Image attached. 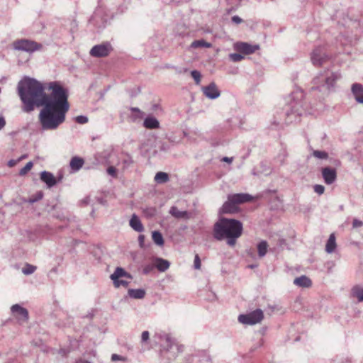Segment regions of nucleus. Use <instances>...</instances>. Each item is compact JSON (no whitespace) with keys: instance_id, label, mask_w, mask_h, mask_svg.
<instances>
[{"instance_id":"42","label":"nucleus","mask_w":363,"mask_h":363,"mask_svg":"<svg viewBox=\"0 0 363 363\" xmlns=\"http://www.w3.org/2000/svg\"><path fill=\"white\" fill-rule=\"evenodd\" d=\"M75 121L79 124H85L88 122V118L85 116H78L75 118Z\"/></svg>"},{"instance_id":"49","label":"nucleus","mask_w":363,"mask_h":363,"mask_svg":"<svg viewBox=\"0 0 363 363\" xmlns=\"http://www.w3.org/2000/svg\"><path fill=\"white\" fill-rule=\"evenodd\" d=\"M145 239V237L143 235H140L138 236V242H139L140 247H144Z\"/></svg>"},{"instance_id":"10","label":"nucleus","mask_w":363,"mask_h":363,"mask_svg":"<svg viewBox=\"0 0 363 363\" xmlns=\"http://www.w3.org/2000/svg\"><path fill=\"white\" fill-rule=\"evenodd\" d=\"M11 310L21 324L27 322L28 320V311L26 308L21 307L18 304H15L11 306Z\"/></svg>"},{"instance_id":"12","label":"nucleus","mask_w":363,"mask_h":363,"mask_svg":"<svg viewBox=\"0 0 363 363\" xmlns=\"http://www.w3.org/2000/svg\"><path fill=\"white\" fill-rule=\"evenodd\" d=\"M203 95L209 99H216L220 95V91L214 82L201 88Z\"/></svg>"},{"instance_id":"59","label":"nucleus","mask_w":363,"mask_h":363,"mask_svg":"<svg viewBox=\"0 0 363 363\" xmlns=\"http://www.w3.org/2000/svg\"><path fill=\"white\" fill-rule=\"evenodd\" d=\"M256 267V265H254V264H252V265H250L249 267L251 268V269H253Z\"/></svg>"},{"instance_id":"9","label":"nucleus","mask_w":363,"mask_h":363,"mask_svg":"<svg viewBox=\"0 0 363 363\" xmlns=\"http://www.w3.org/2000/svg\"><path fill=\"white\" fill-rule=\"evenodd\" d=\"M311 62L315 66L322 65L328 60V56L323 48H316L311 53Z\"/></svg>"},{"instance_id":"46","label":"nucleus","mask_w":363,"mask_h":363,"mask_svg":"<svg viewBox=\"0 0 363 363\" xmlns=\"http://www.w3.org/2000/svg\"><path fill=\"white\" fill-rule=\"evenodd\" d=\"M111 360L112 361L125 360V358L121 355L117 354H113L111 355Z\"/></svg>"},{"instance_id":"44","label":"nucleus","mask_w":363,"mask_h":363,"mask_svg":"<svg viewBox=\"0 0 363 363\" xmlns=\"http://www.w3.org/2000/svg\"><path fill=\"white\" fill-rule=\"evenodd\" d=\"M194 266L196 269H199L201 268V259L198 255H196L194 257Z\"/></svg>"},{"instance_id":"5","label":"nucleus","mask_w":363,"mask_h":363,"mask_svg":"<svg viewBox=\"0 0 363 363\" xmlns=\"http://www.w3.org/2000/svg\"><path fill=\"white\" fill-rule=\"evenodd\" d=\"M123 278L132 279L133 276L121 267H117L113 273L110 276V279L113 281V286L116 288L121 286L128 287L129 281L123 279Z\"/></svg>"},{"instance_id":"36","label":"nucleus","mask_w":363,"mask_h":363,"mask_svg":"<svg viewBox=\"0 0 363 363\" xmlns=\"http://www.w3.org/2000/svg\"><path fill=\"white\" fill-rule=\"evenodd\" d=\"M150 333L147 330L143 331L141 334L140 342L143 345H146L149 343Z\"/></svg>"},{"instance_id":"40","label":"nucleus","mask_w":363,"mask_h":363,"mask_svg":"<svg viewBox=\"0 0 363 363\" xmlns=\"http://www.w3.org/2000/svg\"><path fill=\"white\" fill-rule=\"evenodd\" d=\"M229 59L235 62H240L244 59V57L239 53H231L229 55Z\"/></svg>"},{"instance_id":"51","label":"nucleus","mask_w":363,"mask_h":363,"mask_svg":"<svg viewBox=\"0 0 363 363\" xmlns=\"http://www.w3.org/2000/svg\"><path fill=\"white\" fill-rule=\"evenodd\" d=\"M152 267L150 265H147L143 268V274H147L152 270Z\"/></svg>"},{"instance_id":"38","label":"nucleus","mask_w":363,"mask_h":363,"mask_svg":"<svg viewBox=\"0 0 363 363\" xmlns=\"http://www.w3.org/2000/svg\"><path fill=\"white\" fill-rule=\"evenodd\" d=\"M191 75L192 78L194 79L195 83L196 84H199L201 82V74L200 72H199L198 70H192L191 72Z\"/></svg>"},{"instance_id":"3","label":"nucleus","mask_w":363,"mask_h":363,"mask_svg":"<svg viewBox=\"0 0 363 363\" xmlns=\"http://www.w3.org/2000/svg\"><path fill=\"white\" fill-rule=\"evenodd\" d=\"M303 93L301 89H296L288 97L282 115L284 118V123H292L299 121L300 116L305 113L303 108Z\"/></svg>"},{"instance_id":"14","label":"nucleus","mask_w":363,"mask_h":363,"mask_svg":"<svg viewBox=\"0 0 363 363\" xmlns=\"http://www.w3.org/2000/svg\"><path fill=\"white\" fill-rule=\"evenodd\" d=\"M228 199L232 203H235L237 206H238V205H240V204L252 201V196L248 194L240 193V194H229L228 196Z\"/></svg>"},{"instance_id":"4","label":"nucleus","mask_w":363,"mask_h":363,"mask_svg":"<svg viewBox=\"0 0 363 363\" xmlns=\"http://www.w3.org/2000/svg\"><path fill=\"white\" fill-rule=\"evenodd\" d=\"M340 75L330 70L320 73L313 80L312 90H318L323 94H327L333 87Z\"/></svg>"},{"instance_id":"60","label":"nucleus","mask_w":363,"mask_h":363,"mask_svg":"<svg viewBox=\"0 0 363 363\" xmlns=\"http://www.w3.org/2000/svg\"><path fill=\"white\" fill-rule=\"evenodd\" d=\"M81 363H91V362L89 361L84 360V361H82Z\"/></svg>"},{"instance_id":"28","label":"nucleus","mask_w":363,"mask_h":363,"mask_svg":"<svg viewBox=\"0 0 363 363\" xmlns=\"http://www.w3.org/2000/svg\"><path fill=\"white\" fill-rule=\"evenodd\" d=\"M212 47L211 43L206 42L203 39L194 40L191 43L190 48H210Z\"/></svg>"},{"instance_id":"57","label":"nucleus","mask_w":363,"mask_h":363,"mask_svg":"<svg viewBox=\"0 0 363 363\" xmlns=\"http://www.w3.org/2000/svg\"><path fill=\"white\" fill-rule=\"evenodd\" d=\"M132 161L130 160H124V163L126 164H129L130 163H131Z\"/></svg>"},{"instance_id":"39","label":"nucleus","mask_w":363,"mask_h":363,"mask_svg":"<svg viewBox=\"0 0 363 363\" xmlns=\"http://www.w3.org/2000/svg\"><path fill=\"white\" fill-rule=\"evenodd\" d=\"M130 111L132 113H135L134 116V119H140L144 116V113L142 112L138 108L132 107L130 108Z\"/></svg>"},{"instance_id":"22","label":"nucleus","mask_w":363,"mask_h":363,"mask_svg":"<svg viewBox=\"0 0 363 363\" xmlns=\"http://www.w3.org/2000/svg\"><path fill=\"white\" fill-rule=\"evenodd\" d=\"M84 163V161L82 157L74 156L70 160L69 167L73 172H77L82 167Z\"/></svg>"},{"instance_id":"41","label":"nucleus","mask_w":363,"mask_h":363,"mask_svg":"<svg viewBox=\"0 0 363 363\" xmlns=\"http://www.w3.org/2000/svg\"><path fill=\"white\" fill-rule=\"evenodd\" d=\"M106 172L108 174L111 176L113 178H116L117 177V169L113 166H110L107 168Z\"/></svg>"},{"instance_id":"23","label":"nucleus","mask_w":363,"mask_h":363,"mask_svg":"<svg viewBox=\"0 0 363 363\" xmlns=\"http://www.w3.org/2000/svg\"><path fill=\"white\" fill-rule=\"evenodd\" d=\"M143 125L147 129H157L160 128V123L155 117L149 116L145 118Z\"/></svg>"},{"instance_id":"16","label":"nucleus","mask_w":363,"mask_h":363,"mask_svg":"<svg viewBox=\"0 0 363 363\" xmlns=\"http://www.w3.org/2000/svg\"><path fill=\"white\" fill-rule=\"evenodd\" d=\"M40 179L49 189L53 187L57 184V178L52 173L48 171H43L40 174Z\"/></svg>"},{"instance_id":"35","label":"nucleus","mask_w":363,"mask_h":363,"mask_svg":"<svg viewBox=\"0 0 363 363\" xmlns=\"http://www.w3.org/2000/svg\"><path fill=\"white\" fill-rule=\"evenodd\" d=\"M33 163L28 162L21 170L19 171V175L24 176L33 167Z\"/></svg>"},{"instance_id":"2","label":"nucleus","mask_w":363,"mask_h":363,"mask_svg":"<svg viewBox=\"0 0 363 363\" xmlns=\"http://www.w3.org/2000/svg\"><path fill=\"white\" fill-rule=\"evenodd\" d=\"M242 223L236 219L220 218L213 226V238L217 240L226 239L227 244L234 246L242 233Z\"/></svg>"},{"instance_id":"26","label":"nucleus","mask_w":363,"mask_h":363,"mask_svg":"<svg viewBox=\"0 0 363 363\" xmlns=\"http://www.w3.org/2000/svg\"><path fill=\"white\" fill-rule=\"evenodd\" d=\"M337 245L335 241V236L334 233L330 235L329 238L325 245V251L331 254L335 252Z\"/></svg>"},{"instance_id":"32","label":"nucleus","mask_w":363,"mask_h":363,"mask_svg":"<svg viewBox=\"0 0 363 363\" xmlns=\"http://www.w3.org/2000/svg\"><path fill=\"white\" fill-rule=\"evenodd\" d=\"M352 295L356 297L359 301H363V289L359 286H354L352 289Z\"/></svg>"},{"instance_id":"27","label":"nucleus","mask_w":363,"mask_h":363,"mask_svg":"<svg viewBox=\"0 0 363 363\" xmlns=\"http://www.w3.org/2000/svg\"><path fill=\"white\" fill-rule=\"evenodd\" d=\"M128 296L134 299H142L145 297V291L143 289H130L128 291Z\"/></svg>"},{"instance_id":"17","label":"nucleus","mask_w":363,"mask_h":363,"mask_svg":"<svg viewBox=\"0 0 363 363\" xmlns=\"http://www.w3.org/2000/svg\"><path fill=\"white\" fill-rule=\"evenodd\" d=\"M351 91L356 101L363 104V85L359 83H354L352 85Z\"/></svg>"},{"instance_id":"45","label":"nucleus","mask_w":363,"mask_h":363,"mask_svg":"<svg viewBox=\"0 0 363 363\" xmlns=\"http://www.w3.org/2000/svg\"><path fill=\"white\" fill-rule=\"evenodd\" d=\"M363 225V222L358 220V219H354L352 221V226L353 228H359Z\"/></svg>"},{"instance_id":"15","label":"nucleus","mask_w":363,"mask_h":363,"mask_svg":"<svg viewBox=\"0 0 363 363\" xmlns=\"http://www.w3.org/2000/svg\"><path fill=\"white\" fill-rule=\"evenodd\" d=\"M322 176L324 182L327 184H332L335 182L337 178V172L335 169L326 167L322 169Z\"/></svg>"},{"instance_id":"7","label":"nucleus","mask_w":363,"mask_h":363,"mask_svg":"<svg viewBox=\"0 0 363 363\" xmlns=\"http://www.w3.org/2000/svg\"><path fill=\"white\" fill-rule=\"evenodd\" d=\"M264 313L261 309H256L247 314H241L238 316V321L245 325H255L262 321Z\"/></svg>"},{"instance_id":"6","label":"nucleus","mask_w":363,"mask_h":363,"mask_svg":"<svg viewBox=\"0 0 363 363\" xmlns=\"http://www.w3.org/2000/svg\"><path fill=\"white\" fill-rule=\"evenodd\" d=\"M13 49L16 50L33 52L35 51L40 50L43 48V45L42 44L33 40L21 39L15 40L13 43Z\"/></svg>"},{"instance_id":"24","label":"nucleus","mask_w":363,"mask_h":363,"mask_svg":"<svg viewBox=\"0 0 363 363\" xmlns=\"http://www.w3.org/2000/svg\"><path fill=\"white\" fill-rule=\"evenodd\" d=\"M294 284L300 287H309L312 284L311 280L306 276L302 275L294 280Z\"/></svg>"},{"instance_id":"56","label":"nucleus","mask_w":363,"mask_h":363,"mask_svg":"<svg viewBox=\"0 0 363 363\" xmlns=\"http://www.w3.org/2000/svg\"><path fill=\"white\" fill-rule=\"evenodd\" d=\"M26 157H27V155H22L21 157H20L18 159V161L19 162V161H21V160H23V159L26 158Z\"/></svg>"},{"instance_id":"1","label":"nucleus","mask_w":363,"mask_h":363,"mask_svg":"<svg viewBox=\"0 0 363 363\" xmlns=\"http://www.w3.org/2000/svg\"><path fill=\"white\" fill-rule=\"evenodd\" d=\"M45 86L38 80L25 77L17 86L18 94L23 104V110L31 112L35 107L43 106L38 120L42 130H55L66 118L69 105L67 90L58 82L48 84L51 94L45 93Z\"/></svg>"},{"instance_id":"11","label":"nucleus","mask_w":363,"mask_h":363,"mask_svg":"<svg viewBox=\"0 0 363 363\" xmlns=\"http://www.w3.org/2000/svg\"><path fill=\"white\" fill-rule=\"evenodd\" d=\"M234 48L236 51L245 55H250L255 52L259 49L258 45H251L247 43L239 42L234 45Z\"/></svg>"},{"instance_id":"47","label":"nucleus","mask_w":363,"mask_h":363,"mask_svg":"<svg viewBox=\"0 0 363 363\" xmlns=\"http://www.w3.org/2000/svg\"><path fill=\"white\" fill-rule=\"evenodd\" d=\"M169 148H170L169 145L167 143H162L160 147V150L162 151H164V152L168 151L169 150Z\"/></svg>"},{"instance_id":"43","label":"nucleus","mask_w":363,"mask_h":363,"mask_svg":"<svg viewBox=\"0 0 363 363\" xmlns=\"http://www.w3.org/2000/svg\"><path fill=\"white\" fill-rule=\"evenodd\" d=\"M314 191L317 193L318 195H321L325 191V187L320 184H315L313 186Z\"/></svg>"},{"instance_id":"53","label":"nucleus","mask_w":363,"mask_h":363,"mask_svg":"<svg viewBox=\"0 0 363 363\" xmlns=\"http://www.w3.org/2000/svg\"><path fill=\"white\" fill-rule=\"evenodd\" d=\"M18 160H11L10 161H9L8 162V165L9 167H13L14 165L16 164V163L18 162Z\"/></svg>"},{"instance_id":"55","label":"nucleus","mask_w":363,"mask_h":363,"mask_svg":"<svg viewBox=\"0 0 363 363\" xmlns=\"http://www.w3.org/2000/svg\"><path fill=\"white\" fill-rule=\"evenodd\" d=\"M56 178H57V183H58L59 182H60V181L62 179V178H63V175H62V174H60L57 177H56Z\"/></svg>"},{"instance_id":"25","label":"nucleus","mask_w":363,"mask_h":363,"mask_svg":"<svg viewBox=\"0 0 363 363\" xmlns=\"http://www.w3.org/2000/svg\"><path fill=\"white\" fill-rule=\"evenodd\" d=\"M170 263L169 261L160 257H157L155 259V266L160 272H165L169 267Z\"/></svg>"},{"instance_id":"13","label":"nucleus","mask_w":363,"mask_h":363,"mask_svg":"<svg viewBox=\"0 0 363 363\" xmlns=\"http://www.w3.org/2000/svg\"><path fill=\"white\" fill-rule=\"evenodd\" d=\"M160 340L164 341L163 348L167 351H171L174 347H177V353L182 351V346L177 345L175 342V340L173 339L169 334L164 333L160 335Z\"/></svg>"},{"instance_id":"33","label":"nucleus","mask_w":363,"mask_h":363,"mask_svg":"<svg viewBox=\"0 0 363 363\" xmlns=\"http://www.w3.org/2000/svg\"><path fill=\"white\" fill-rule=\"evenodd\" d=\"M312 155L313 157L320 160H326L328 157V154L325 151L313 150Z\"/></svg>"},{"instance_id":"21","label":"nucleus","mask_w":363,"mask_h":363,"mask_svg":"<svg viewBox=\"0 0 363 363\" xmlns=\"http://www.w3.org/2000/svg\"><path fill=\"white\" fill-rule=\"evenodd\" d=\"M169 213L177 219H189L190 213L186 211H179L177 207L172 206L169 209Z\"/></svg>"},{"instance_id":"8","label":"nucleus","mask_w":363,"mask_h":363,"mask_svg":"<svg viewBox=\"0 0 363 363\" xmlns=\"http://www.w3.org/2000/svg\"><path fill=\"white\" fill-rule=\"evenodd\" d=\"M112 50L111 45L106 42L94 45L90 50L89 54L95 57H104L109 55Z\"/></svg>"},{"instance_id":"34","label":"nucleus","mask_w":363,"mask_h":363,"mask_svg":"<svg viewBox=\"0 0 363 363\" xmlns=\"http://www.w3.org/2000/svg\"><path fill=\"white\" fill-rule=\"evenodd\" d=\"M43 197V193L42 191H38L34 195H32L30 198H29V203H35L40 200H41Z\"/></svg>"},{"instance_id":"52","label":"nucleus","mask_w":363,"mask_h":363,"mask_svg":"<svg viewBox=\"0 0 363 363\" xmlns=\"http://www.w3.org/2000/svg\"><path fill=\"white\" fill-rule=\"evenodd\" d=\"M223 162H225L228 163H231L233 160V157H224L221 160Z\"/></svg>"},{"instance_id":"37","label":"nucleus","mask_w":363,"mask_h":363,"mask_svg":"<svg viewBox=\"0 0 363 363\" xmlns=\"http://www.w3.org/2000/svg\"><path fill=\"white\" fill-rule=\"evenodd\" d=\"M35 269L36 267L28 264L24 268H23L22 272L26 275H30L33 274Z\"/></svg>"},{"instance_id":"18","label":"nucleus","mask_w":363,"mask_h":363,"mask_svg":"<svg viewBox=\"0 0 363 363\" xmlns=\"http://www.w3.org/2000/svg\"><path fill=\"white\" fill-rule=\"evenodd\" d=\"M111 157V152L108 150H104L101 152H98L94 155V164H108L109 158Z\"/></svg>"},{"instance_id":"20","label":"nucleus","mask_w":363,"mask_h":363,"mask_svg":"<svg viewBox=\"0 0 363 363\" xmlns=\"http://www.w3.org/2000/svg\"><path fill=\"white\" fill-rule=\"evenodd\" d=\"M130 226L136 232L141 233L144 227L138 216L133 214L129 221Z\"/></svg>"},{"instance_id":"31","label":"nucleus","mask_w":363,"mask_h":363,"mask_svg":"<svg viewBox=\"0 0 363 363\" xmlns=\"http://www.w3.org/2000/svg\"><path fill=\"white\" fill-rule=\"evenodd\" d=\"M267 247H268V245L266 241L262 240L258 243L257 251H258V255L260 257H264L267 254Z\"/></svg>"},{"instance_id":"50","label":"nucleus","mask_w":363,"mask_h":363,"mask_svg":"<svg viewBox=\"0 0 363 363\" xmlns=\"http://www.w3.org/2000/svg\"><path fill=\"white\" fill-rule=\"evenodd\" d=\"M6 125V120L3 116H0V130Z\"/></svg>"},{"instance_id":"54","label":"nucleus","mask_w":363,"mask_h":363,"mask_svg":"<svg viewBox=\"0 0 363 363\" xmlns=\"http://www.w3.org/2000/svg\"><path fill=\"white\" fill-rule=\"evenodd\" d=\"M280 123H281V121H274L273 122V123L272 124V126H274V128H275V127H277V126L279 124H280Z\"/></svg>"},{"instance_id":"19","label":"nucleus","mask_w":363,"mask_h":363,"mask_svg":"<svg viewBox=\"0 0 363 363\" xmlns=\"http://www.w3.org/2000/svg\"><path fill=\"white\" fill-rule=\"evenodd\" d=\"M239 208L235 203H232L228 199L223 204L220 213L223 214H232L237 213Z\"/></svg>"},{"instance_id":"29","label":"nucleus","mask_w":363,"mask_h":363,"mask_svg":"<svg viewBox=\"0 0 363 363\" xmlns=\"http://www.w3.org/2000/svg\"><path fill=\"white\" fill-rule=\"evenodd\" d=\"M154 179L157 184H164L169 181V177L167 173L158 172L156 173Z\"/></svg>"},{"instance_id":"58","label":"nucleus","mask_w":363,"mask_h":363,"mask_svg":"<svg viewBox=\"0 0 363 363\" xmlns=\"http://www.w3.org/2000/svg\"><path fill=\"white\" fill-rule=\"evenodd\" d=\"M5 80H6V78H5V77H2V78L0 79V83H3Z\"/></svg>"},{"instance_id":"30","label":"nucleus","mask_w":363,"mask_h":363,"mask_svg":"<svg viewBox=\"0 0 363 363\" xmlns=\"http://www.w3.org/2000/svg\"><path fill=\"white\" fill-rule=\"evenodd\" d=\"M154 242L159 245L162 246L164 245V239L162 233L159 231H153L152 235Z\"/></svg>"},{"instance_id":"48","label":"nucleus","mask_w":363,"mask_h":363,"mask_svg":"<svg viewBox=\"0 0 363 363\" xmlns=\"http://www.w3.org/2000/svg\"><path fill=\"white\" fill-rule=\"evenodd\" d=\"M232 21L235 24H240L242 22V19L238 16H234L232 17Z\"/></svg>"}]
</instances>
